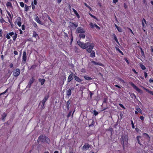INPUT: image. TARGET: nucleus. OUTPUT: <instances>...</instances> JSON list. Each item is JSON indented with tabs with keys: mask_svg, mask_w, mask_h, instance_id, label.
I'll return each instance as SVG.
<instances>
[{
	"mask_svg": "<svg viewBox=\"0 0 153 153\" xmlns=\"http://www.w3.org/2000/svg\"><path fill=\"white\" fill-rule=\"evenodd\" d=\"M40 142L43 143L46 142L48 144L51 143L50 139L45 134H42L39 137L37 142L39 143Z\"/></svg>",
	"mask_w": 153,
	"mask_h": 153,
	"instance_id": "obj_1",
	"label": "nucleus"
},
{
	"mask_svg": "<svg viewBox=\"0 0 153 153\" xmlns=\"http://www.w3.org/2000/svg\"><path fill=\"white\" fill-rule=\"evenodd\" d=\"M128 135H125L124 136H122L121 140V143L123 145V149H124L125 146H127L128 145Z\"/></svg>",
	"mask_w": 153,
	"mask_h": 153,
	"instance_id": "obj_2",
	"label": "nucleus"
},
{
	"mask_svg": "<svg viewBox=\"0 0 153 153\" xmlns=\"http://www.w3.org/2000/svg\"><path fill=\"white\" fill-rule=\"evenodd\" d=\"M49 97L48 95H47L45 96L43 100L40 102L39 105H41V104L42 105H41L42 107L43 108L45 107V104L46 101L48 100V99Z\"/></svg>",
	"mask_w": 153,
	"mask_h": 153,
	"instance_id": "obj_3",
	"label": "nucleus"
},
{
	"mask_svg": "<svg viewBox=\"0 0 153 153\" xmlns=\"http://www.w3.org/2000/svg\"><path fill=\"white\" fill-rule=\"evenodd\" d=\"M131 85L137 91L140 93H142L143 92V91L138 88L137 86H136L133 82H131L130 83Z\"/></svg>",
	"mask_w": 153,
	"mask_h": 153,
	"instance_id": "obj_4",
	"label": "nucleus"
},
{
	"mask_svg": "<svg viewBox=\"0 0 153 153\" xmlns=\"http://www.w3.org/2000/svg\"><path fill=\"white\" fill-rule=\"evenodd\" d=\"M20 70L19 68L16 69L13 72V75L15 77H17L20 74Z\"/></svg>",
	"mask_w": 153,
	"mask_h": 153,
	"instance_id": "obj_5",
	"label": "nucleus"
},
{
	"mask_svg": "<svg viewBox=\"0 0 153 153\" xmlns=\"http://www.w3.org/2000/svg\"><path fill=\"white\" fill-rule=\"evenodd\" d=\"M85 32V30H84L83 28L81 27H77L76 30V33H84Z\"/></svg>",
	"mask_w": 153,
	"mask_h": 153,
	"instance_id": "obj_6",
	"label": "nucleus"
},
{
	"mask_svg": "<svg viewBox=\"0 0 153 153\" xmlns=\"http://www.w3.org/2000/svg\"><path fill=\"white\" fill-rule=\"evenodd\" d=\"M77 43L78 45L81 48L83 49H86V47L85 45V43L80 42L79 40L77 41Z\"/></svg>",
	"mask_w": 153,
	"mask_h": 153,
	"instance_id": "obj_7",
	"label": "nucleus"
},
{
	"mask_svg": "<svg viewBox=\"0 0 153 153\" xmlns=\"http://www.w3.org/2000/svg\"><path fill=\"white\" fill-rule=\"evenodd\" d=\"M77 43L78 45L81 48L83 49H86V47L85 45V43L80 42L79 40L77 41Z\"/></svg>",
	"mask_w": 153,
	"mask_h": 153,
	"instance_id": "obj_8",
	"label": "nucleus"
},
{
	"mask_svg": "<svg viewBox=\"0 0 153 153\" xmlns=\"http://www.w3.org/2000/svg\"><path fill=\"white\" fill-rule=\"evenodd\" d=\"M90 147V146L87 143H85V145L82 148V149L83 150H86Z\"/></svg>",
	"mask_w": 153,
	"mask_h": 153,
	"instance_id": "obj_9",
	"label": "nucleus"
},
{
	"mask_svg": "<svg viewBox=\"0 0 153 153\" xmlns=\"http://www.w3.org/2000/svg\"><path fill=\"white\" fill-rule=\"evenodd\" d=\"M89 25H90L92 28H94V27H95L98 30H100V28L98 26H97L96 24H93L92 22H90L89 24Z\"/></svg>",
	"mask_w": 153,
	"mask_h": 153,
	"instance_id": "obj_10",
	"label": "nucleus"
},
{
	"mask_svg": "<svg viewBox=\"0 0 153 153\" xmlns=\"http://www.w3.org/2000/svg\"><path fill=\"white\" fill-rule=\"evenodd\" d=\"M74 75H75V74H74L72 72L71 73V74L68 76V82H70L73 80Z\"/></svg>",
	"mask_w": 153,
	"mask_h": 153,
	"instance_id": "obj_11",
	"label": "nucleus"
},
{
	"mask_svg": "<svg viewBox=\"0 0 153 153\" xmlns=\"http://www.w3.org/2000/svg\"><path fill=\"white\" fill-rule=\"evenodd\" d=\"M69 23L70 24V26L74 28V29H75L78 26V23H77L75 24L73 22H70Z\"/></svg>",
	"mask_w": 153,
	"mask_h": 153,
	"instance_id": "obj_12",
	"label": "nucleus"
},
{
	"mask_svg": "<svg viewBox=\"0 0 153 153\" xmlns=\"http://www.w3.org/2000/svg\"><path fill=\"white\" fill-rule=\"evenodd\" d=\"M94 47V44H93V45L90 46L89 47V48H87L86 51H87L89 53H90L92 51V50L93 49V48Z\"/></svg>",
	"mask_w": 153,
	"mask_h": 153,
	"instance_id": "obj_13",
	"label": "nucleus"
},
{
	"mask_svg": "<svg viewBox=\"0 0 153 153\" xmlns=\"http://www.w3.org/2000/svg\"><path fill=\"white\" fill-rule=\"evenodd\" d=\"M23 60L25 62L27 59L26 53L25 51H24L23 52Z\"/></svg>",
	"mask_w": 153,
	"mask_h": 153,
	"instance_id": "obj_14",
	"label": "nucleus"
},
{
	"mask_svg": "<svg viewBox=\"0 0 153 153\" xmlns=\"http://www.w3.org/2000/svg\"><path fill=\"white\" fill-rule=\"evenodd\" d=\"M143 135L144 137L146 138V140L149 142L150 140V137L147 134L145 133H143Z\"/></svg>",
	"mask_w": 153,
	"mask_h": 153,
	"instance_id": "obj_15",
	"label": "nucleus"
},
{
	"mask_svg": "<svg viewBox=\"0 0 153 153\" xmlns=\"http://www.w3.org/2000/svg\"><path fill=\"white\" fill-rule=\"evenodd\" d=\"M35 20L38 23L41 25H43V23L39 19L37 16H36V17L35 18Z\"/></svg>",
	"mask_w": 153,
	"mask_h": 153,
	"instance_id": "obj_16",
	"label": "nucleus"
},
{
	"mask_svg": "<svg viewBox=\"0 0 153 153\" xmlns=\"http://www.w3.org/2000/svg\"><path fill=\"white\" fill-rule=\"evenodd\" d=\"M33 37H35L36 39L38 38L39 39V37L38 36V34L35 31H33Z\"/></svg>",
	"mask_w": 153,
	"mask_h": 153,
	"instance_id": "obj_17",
	"label": "nucleus"
},
{
	"mask_svg": "<svg viewBox=\"0 0 153 153\" xmlns=\"http://www.w3.org/2000/svg\"><path fill=\"white\" fill-rule=\"evenodd\" d=\"M71 103V101L70 100H69L67 102V103L66 105V107L67 109V110H68L69 109L70 107L69 106L70 104Z\"/></svg>",
	"mask_w": 153,
	"mask_h": 153,
	"instance_id": "obj_18",
	"label": "nucleus"
},
{
	"mask_svg": "<svg viewBox=\"0 0 153 153\" xmlns=\"http://www.w3.org/2000/svg\"><path fill=\"white\" fill-rule=\"evenodd\" d=\"M74 77L75 79L78 82H81L82 81V80L80 79L79 77L75 75H74Z\"/></svg>",
	"mask_w": 153,
	"mask_h": 153,
	"instance_id": "obj_19",
	"label": "nucleus"
},
{
	"mask_svg": "<svg viewBox=\"0 0 153 153\" xmlns=\"http://www.w3.org/2000/svg\"><path fill=\"white\" fill-rule=\"evenodd\" d=\"M39 81L41 83V85H43L45 81V80L43 79L39 78Z\"/></svg>",
	"mask_w": 153,
	"mask_h": 153,
	"instance_id": "obj_20",
	"label": "nucleus"
},
{
	"mask_svg": "<svg viewBox=\"0 0 153 153\" xmlns=\"http://www.w3.org/2000/svg\"><path fill=\"white\" fill-rule=\"evenodd\" d=\"M7 116V114L5 113H4L1 115V119L4 121L5 118Z\"/></svg>",
	"mask_w": 153,
	"mask_h": 153,
	"instance_id": "obj_21",
	"label": "nucleus"
},
{
	"mask_svg": "<svg viewBox=\"0 0 153 153\" xmlns=\"http://www.w3.org/2000/svg\"><path fill=\"white\" fill-rule=\"evenodd\" d=\"M35 80V79L33 78V77H32V78L30 79L28 84L30 85H31L33 82H34Z\"/></svg>",
	"mask_w": 153,
	"mask_h": 153,
	"instance_id": "obj_22",
	"label": "nucleus"
},
{
	"mask_svg": "<svg viewBox=\"0 0 153 153\" xmlns=\"http://www.w3.org/2000/svg\"><path fill=\"white\" fill-rule=\"evenodd\" d=\"M93 43H92V44L91 43H90L89 42H87L86 43H85V47H86V49L88 47L90 46H91L92 45H93Z\"/></svg>",
	"mask_w": 153,
	"mask_h": 153,
	"instance_id": "obj_23",
	"label": "nucleus"
},
{
	"mask_svg": "<svg viewBox=\"0 0 153 153\" xmlns=\"http://www.w3.org/2000/svg\"><path fill=\"white\" fill-rule=\"evenodd\" d=\"M71 89H69L67 90L66 92V95L69 96H70L71 95Z\"/></svg>",
	"mask_w": 153,
	"mask_h": 153,
	"instance_id": "obj_24",
	"label": "nucleus"
},
{
	"mask_svg": "<svg viewBox=\"0 0 153 153\" xmlns=\"http://www.w3.org/2000/svg\"><path fill=\"white\" fill-rule=\"evenodd\" d=\"M83 33H80L79 35V37L81 38L84 39L85 37V35Z\"/></svg>",
	"mask_w": 153,
	"mask_h": 153,
	"instance_id": "obj_25",
	"label": "nucleus"
},
{
	"mask_svg": "<svg viewBox=\"0 0 153 153\" xmlns=\"http://www.w3.org/2000/svg\"><path fill=\"white\" fill-rule=\"evenodd\" d=\"M73 11L74 12V13L75 15H76L77 17L78 18H79L80 16H79V14L77 12V11L75 9H74L73 8Z\"/></svg>",
	"mask_w": 153,
	"mask_h": 153,
	"instance_id": "obj_26",
	"label": "nucleus"
},
{
	"mask_svg": "<svg viewBox=\"0 0 153 153\" xmlns=\"http://www.w3.org/2000/svg\"><path fill=\"white\" fill-rule=\"evenodd\" d=\"M144 88V89L145 90H146L147 92L149 94L153 95V91H150L149 89H148L145 88Z\"/></svg>",
	"mask_w": 153,
	"mask_h": 153,
	"instance_id": "obj_27",
	"label": "nucleus"
},
{
	"mask_svg": "<svg viewBox=\"0 0 153 153\" xmlns=\"http://www.w3.org/2000/svg\"><path fill=\"white\" fill-rule=\"evenodd\" d=\"M90 56L92 58H93L95 56V52L94 51H92L91 52Z\"/></svg>",
	"mask_w": 153,
	"mask_h": 153,
	"instance_id": "obj_28",
	"label": "nucleus"
},
{
	"mask_svg": "<svg viewBox=\"0 0 153 153\" xmlns=\"http://www.w3.org/2000/svg\"><path fill=\"white\" fill-rule=\"evenodd\" d=\"M91 62L94 64L95 65H100V66H102V64L101 63H99L96 62L94 61H92Z\"/></svg>",
	"mask_w": 153,
	"mask_h": 153,
	"instance_id": "obj_29",
	"label": "nucleus"
},
{
	"mask_svg": "<svg viewBox=\"0 0 153 153\" xmlns=\"http://www.w3.org/2000/svg\"><path fill=\"white\" fill-rule=\"evenodd\" d=\"M89 14L92 18H94V19H96L97 21H99L100 20L98 19H97L95 16L91 14V13H89Z\"/></svg>",
	"mask_w": 153,
	"mask_h": 153,
	"instance_id": "obj_30",
	"label": "nucleus"
},
{
	"mask_svg": "<svg viewBox=\"0 0 153 153\" xmlns=\"http://www.w3.org/2000/svg\"><path fill=\"white\" fill-rule=\"evenodd\" d=\"M131 97H132V98H133V97H134L135 99H136V97L135 95V94L133 93H129Z\"/></svg>",
	"mask_w": 153,
	"mask_h": 153,
	"instance_id": "obj_31",
	"label": "nucleus"
},
{
	"mask_svg": "<svg viewBox=\"0 0 153 153\" xmlns=\"http://www.w3.org/2000/svg\"><path fill=\"white\" fill-rule=\"evenodd\" d=\"M141 136H137L136 137V138L137 140L138 143L140 145H141V144L140 143V140H139V138H141Z\"/></svg>",
	"mask_w": 153,
	"mask_h": 153,
	"instance_id": "obj_32",
	"label": "nucleus"
},
{
	"mask_svg": "<svg viewBox=\"0 0 153 153\" xmlns=\"http://www.w3.org/2000/svg\"><path fill=\"white\" fill-rule=\"evenodd\" d=\"M6 6L7 7H12V5L11 3L10 2H8L6 4Z\"/></svg>",
	"mask_w": 153,
	"mask_h": 153,
	"instance_id": "obj_33",
	"label": "nucleus"
},
{
	"mask_svg": "<svg viewBox=\"0 0 153 153\" xmlns=\"http://www.w3.org/2000/svg\"><path fill=\"white\" fill-rule=\"evenodd\" d=\"M84 77L85 79L86 80H90L92 79V78H91L87 76H85Z\"/></svg>",
	"mask_w": 153,
	"mask_h": 153,
	"instance_id": "obj_34",
	"label": "nucleus"
},
{
	"mask_svg": "<svg viewBox=\"0 0 153 153\" xmlns=\"http://www.w3.org/2000/svg\"><path fill=\"white\" fill-rule=\"evenodd\" d=\"M116 50L117 51H118L119 53H121V54L123 55H124V54H123V52L122 51H121L119 48H118L117 47H116Z\"/></svg>",
	"mask_w": 153,
	"mask_h": 153,
	"instance_id": "obj_35",
	"label": "nucleus"
},
{
	"mask_svg": "<svg viewBox=\"0 0 153 153\" xmlns=\"http://www.w3.org/2000/svg\"><path fill=\"white\" fill-rule=\"evenodd\" d=\"M140 67L143 70H145L146 69V68L145 66L143 64H140Z\"/></svg>",
	"mask_w": 153,
	"mask_h": 153,
	"instance_id": "obj_36",
	"label": "nucleus"
},
{
	"mask_svg": "<svg viewBox=\"0 0 153 153\" xmlns=\"http://www.w3.org/2000/svg\"><path fill=\"white\" fill-rule=\"evenodd\" d=\"M18 19H18L20 21H19L18 22L17 24H18V26H19L20 27L21 26V22H20V21L21 20V18L20 17H19Z\"/></svg>",
	"mask_w": 153,
	"mask_h": 153,
	"instance_id": "obj_37",
	"label": "nucleus"
},
{
	"mask_svg": "<svg viewBox=\"0 0 153 153\" xmlns=\"http://www.w3.org/2000/svg\"><path fill=\"white\" fill-rule=\"evenodd\" d=\"M118 30V31L120 32H122V28L120 27H118L117 28Z\"/></svg>",
	"mask_w": 153,
	"mask_h": 153,
	"instance_id": "obj_38",
	"label": "nucleus"
},
{
	"mask_svg": "<svg viewBox=\"0 0 153 153\" xmlns=\"http://www.w3.org/2000/svg\"><path fill=\"white\" fill-rule=\"evenodd\" d=\"M25 11H27L29 10V7L26 4H25Z\"/></svg>",
	"mask_w": 153,
	"mask_h": 153,
	"instance_id": "obj_39",
	"label": "nucleus"
},
{
	"mask_svg": "<svg viewBox=\"0 0 153 153\" xmlns=\"http://www.w3.org/2000/svg\"><path fill=\"white\" fill-rule=\"evenodd\" d=\"M17 34L16 33H15L14 36H13V40L14 41L16 40V38H17Z\"/></svg>",
	"mask_w": 153,
	"mask_h": 153,
	"instance_id": "obj_40",
	"label": "nucleus"
},
{
	"mask_svg": "<svg viewBox=\"0 0 153 153\" xmlns=\"http://www.w3.org/2000/svg\"><path fill=\"white\" fill-rule=\"evenodd\" d=\"M108 131H109L111 132V135L112 134V133L113 131V128H109L108 129Z\"/></svg>",
	"mask_w": 153,
	"mask_h": 153,
	"instance_id": "obj_41",
	"label": "nucleus"
},
{
	"mask_svg": "<svg viewBox=\"0 0 153 153\" xmlns=\"http://www.w3.org/2000/svg\"><path fill=\"white\" fill-rule=\"evenodd\" d=\"M72 112V111H70L69 113H68V115H67V116L68 118H69V117H70V116H71Z\"/></svg>",
	"mask_w": 153,
	"mask_h": 153,
	"instance_id": "obj_42",
	"label": "nucleus"
},
{
	"mask_svg": "<svg viewBox=\"0 0 153 153\" xmlns=\"http://www.w3.org/2000/svg\"><path fill=\"white\" fill-rule=\"evenodd\" d=\"M93 112L95 116L97 115L98 114V112L97 111L95 110H94Z\"/></svg>",
	"mask_w": 153,
	"mask_h": 153,
	"instance_id": "obj_43",
	"label": "nucleus"
},
{
	"mask_svg": "<svg viewBox=\"0 0 153 153\" xmlns=\"http://www.w3.org/2000/svg\"><path fill=\"white\" fill-rule=\"evenodd\" d=\"M20 4L21 6L22 7H24V4L23 2H20Z\"/></svg>",
	"mask_w": 153,
	"mask_h": 153,
	"instance_id": "obj_44",
	"label": "nucleus"
},
{
	"mask_svg": "<svg viewBox=\"0 0 153 153\" xmlns=\"http://www.w3.org/2000/svg\"><path fill=\"white\" fill-rule=\"evenodd\" d=\"M94 122L93 120H92L91 124L89 126V127L91 126H92L94 125Z\"/></svg>",
	"mask_w": 153,
	"mask_h": 153,
	"instance_id": "obj_45",
	"label": "nucleus"
},
{
	"mask_svg": "<svg viewBox=\"0 0 153 153\" xmlns=\"http://www.w3.org/2000/svg\"><path fill=\"white\" fill-rule=\"evenodd\" d=\"M140 50L141 51V55H142V56H144V53L143 51L142 50L141 48H140Z\"/></svg>",
	"mask_w": 153,
	"mask_h": 153,
	"instance_id": "obj_46",
	"label": "nucleus"
},
{
	"mask_svg": "<svg viewBox=\"0 0 153 153\" xmlns=\"http://www.w3.org/2000/svg\"><path fill=\"white\" fill-rule=\"evenodd\" d=\"M136 109L138 112H140V113H141V112H142V110L139 108H137Z\"/></svg>",
	"mask_w": 153,
	"mask_h": 153,
	"instance_id": "obj_47",
	"label": "nucleus"
},
{
	"mask_svg": "<svg viewBox=\"0 0 153 153\" xmlns=\"http://www.w3.org/2000/svg\"><path fill=\"white\" fill-rule=\"evenodd\" d=\"M31 5H32V9L33 10H34L35 8V6L33 4V2H32Z\"/></svg>",
	"mask_w": 153,
	"mask_h": 153,
	"instance_id": "obj_48",
	"label": "nucleus"
},
{
	"mask_svg": "<svg viewBox=\"0 0 153 153\" xmlns=\"http://www.w3.org/2000/svg\"><path fill=\"white\" fill-rule=\"evenodd\" d=\"M7 13L8 14V15H9V16L10 17V18H11V14L10 13L8 12V11H7Z\"/></svg>",
	"mask_w": 153,
	"mask_h": 153,
	"instance_id": "obj_49",
	"label": "nucleus"
},
{
	"mask_svg": "<svg viewBox=\"0 0 153 153\" xmlns=\"http://www.w3.org/2000/svg\"><path fill=\"white\" fill-rule=\"evenodd\" d=\"M131 125L132 126V128H134V124L133 123V121L132 120H131Z\"/></svg>",
	"mask_w": 153,
	"mask_h": 153,
	"instance_id": "obj_50",
	"label": "nucleus"
},
{
	"mask_svg": "<svg viewBox=\"0 0 153 153\" xmlns=\"http://www.w3.org/2000/svg\"><path fill=\"white\" fill-rule=\"evenodd\" d=\"M10 36H12L14 34V33L13 32H12L10 33H9L8 34Z\"/></svg>",
	"mask_w": 153,
	"mask_h": 153,
	"instance_id": "obj_51",
	"label": "nucleus"
},
{
	"mask_svg": "<svg viewBox=\"0 0 153 153\" xmlns=\"http://www.w3.org/2000/svg\"><path fill=\"white\" fill-rule=\"evenodd\" d=\"M119 105L122 108H124V109H125V107L123 106V105L122 104L120 103L119 104Z\"/></svg>",
	"mask_w": 153,
	"mask_h": 153,
	"instance_id": "obj_52",
	"label": "nucleus"
},
{
	"mask_svg": "<svg viewBox=\"0 0 153 153\" xmlns=\"http://www.w3.org/2000/svg\"><path fill=\"white\" fill-rule=\"evenodd\" d=\"M113 35H114V40H115V41H116V40H117L118 39H117L115 35L114 34Z\"/></svg>",
	"mask_w": 153,
	"mask_h": 153,
	"instance_id": "obj_53",
	"label": "nucleus"
},
{
	"mask_svg": "<svg viewBox=\"0 0 153 153\" xmlns=\"http://www.w3.org/2000/svg\"><path fill=\"white\" fill-rule=\"evenodd\" d=\"M124 60L126 61V62L128 64H129V62H128V60L126 58H124Z\"/></svg>",
	"mask_w": 153,
	"mask_h": 153,
	"instance_id": "obj_54",
	"label": "nucleus"
},
{
	"mask_svg": "<svg viewBox=\"0 0 153 153\" xmlns=\"http://www.w3.org/2000/svg\"><path fill=\"white\" fill-rule=\"evenodd\" d=\"M90 91L89 94H90V97L91 98L93 94L90 91Z\"/></svg>",
	"mask_w": 153,
	"mask_h": 153,
	"instance_id": "obj_55",
	"label": "nucleus"
},
{
	"mask_svg": "<svg viewBox=\"0 0 153 153\" xmlns=\"http://www.w3.org/2000/svg\"><path fill=\"white\" fill-rule=\"evenodd\" d=\"M3 33V31L2 30H0V37H1L2 36Z\"/></svg>",
	"mask_w": 153,
	"mask_h": 153,
	"instance_id": "obj_56",
	"label": "nucleus"
},
{
	"mask_svg": "<svg viewBox=\"0 0 153 153\" xmlns=\"http://www.w3.org/2000/svg\"><path fill=\"white\" fill-rule=\"evenodd\" d=\"M6 37L8 39H9L10 38V37L9 36V35L7 34L6 35Z\"/></svg>",
	"mask_w": 153,
	"mask_h": 153,
	"instance_id": "obj_57",
	"label": "nucleus"
},
{
	"mask_svg": "<svg viewBox=\"0 0 153 153\" xmlns=\"http://www.w3.org/2000/svg\"><path fill=\"white\" fill-rule=\"evenodd\" d=\"M25 26L24 25H23L22 26V29L23 30H25Z\"/></svg>",
	"mask_w": 153,
	"mask_h": 153,
	"instance_id": "obj_58",
	"label": "nucleus"
},
{
	"mask_svg": "<svg viewBox=\"0 0 153 153\" xmlns=\"http://www.w3.org/2000/svg\"><path fill=\"white\" fill-rule=\"evenodd\" d=\"M13 53L15 55H17L18 53L17 51H14Z\"/></svg>",
	"mask_w": 153,
	"mask_h": 153,
	"instance_id": "obj_59",
	"label": "nucleus"
},
{
	"mask_svg": "<svg viewBox=\"0 0 153 153\" xmlns=\"http://www.w3.org/2000/svg\"><path fill=\"white\" fill-rule=\"evenodd\" d=\"M148 76L147 74V73L146 72H144V76L145 77V78H146Z\"/></svg>",
	"mask_w": 153,
	"mask_h": 153,
	"instance_id": "obj_60",
	"label": "nucleus"
},
{
	"mask_svg": "<svg viewBox=\"0 0 153 153\" xmlns=\"http://www.w3.org/2000/svg\"><path fill=\"white\" fill-rule=\"evenodd\" d=\"M140 118L141 120L143 121L144 120V117L143 116H141L140 117Z\"/></svg>",
	"mask_w": 153,
	"mask_h": 153,
	"instance_id": "obj_61",
	"label": "nucleus"
},
{
	"mask_svg": "<svg viewBox=\"0 0 153 153\" xmlns=\"http://www.w3.org/2000/svg\"><path fill=\"white\" fill-rule=\"evenodd\" d=\"M13 64L12 63H11L9 65V67L10 68H12L13 67Z\"/></svg>",
	"mask_w": 153,
	"mask_h": 153,
	"instance_id": "obj_62",
	"label": "nucleus"
},
{
	"mask_svg": "<svg viewBox=\"0 0 153 153\" xmlns=\"http://www.w3.org/2000/svg\"><path fill=\"white\" fill-rule=\"evenodd\" d=\"M0 22L1 23H3L4 22H5V21L3 19H0Z\"/></svg>",
	"mask_w": 153,
	"mask_h": 153,
	"instance_id": "obj_63",
	"label": "nucleus"
},
{
	"mask_svg": "<svg viewBox=\"0 0 153 153\" xmlns=\"http://www.w3.org/2000/svg\"><path fill=\"white\" fill-rule=\"evenodd\" d=\"M33 2L35 5H36L37 4V1L36 0H34Z\"/></svg>",
	"mask_w": 153,
	"mask_h": 153,
	"instance_id": "obj_64",
	"label": "nucleus"
}]
</instances>
